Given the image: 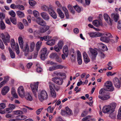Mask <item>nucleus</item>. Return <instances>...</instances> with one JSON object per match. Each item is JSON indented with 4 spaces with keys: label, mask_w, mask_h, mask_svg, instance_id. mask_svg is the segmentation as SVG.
I'll return each mask as SVG.
<instances>
[{
    "label": "nucleus",
    "mask_w": 121,
    "mask_h": 121,
    "mask_svg": "<svg viewBox=\"0 0 121 121\" xmlns=\"http://www.w3.org/2000/svg\"><path fill=\"white\" fill-rule=\"evenodd\" d=\"M42 9L43 11H48L49 12V9H52V8H49L48 7L45 5H44L42 6Z\"/></svg>",
    "instance_id": "obj_41"
},
{
    "label": "nucleus",
    "mask_w": 121,
    "mask_h": 121,
    "mask_svg": "<svg viewBox=\"0 0 121 121\" xmlns=\"http://www.w3.org/2000/svg\"><path fill=\"white\" fill-rule=\"evenodd\" d=\"M78 62V64L81 65L82 63V60L81 57H79V58H77Z\"/></svg>",
    "instance_id": "obj_64"
},
{
    "label": "nucleus",
    "mask_w": 121,
    "mask_h": 121,
    "mask_svg": "<svg viewBox=\"0 0 121 121\" xmlns=\"http://www.w3.org/2000/svg\"><path fill=\"white\" fill-rule=\"evenodd\" d=\"M10 20L12 22L13 24L14 25H16L17 24L16 21V19L14 17H11L10 18Z\"/></svg>",
    "instance_id": "obj_47"
},
{
    "label": "nucleus",
    "mask_w": 121,
    "mask_h": 121,
    "mask_svg": "<svg viewBox=\"0 0 121 121\" xmlns=\"http://www.w3.org/2000/svg\"><path fill=\"white\" fill-rule=\"evenodd\" d=\"M60 65H53L52 66L49 67L48 70L50 71L60 69Z\"/></svg>",
    "instance_id": "obj_16"
},
{
    "label": "nucleus",
    "mask_w": 121,
    "mask_h": 121,
    "mask_svg": "<svg viewBox=\"0 0 121 121\" xmlns=\"http://www.w3.org/2000/svg\"><path fill=\"white\" fill-rule=\"evenodd\" d=\"M14 49H15L16 50V52L17 54H18L19 53L20 51L19 46L18 44L17 45V47H16L15 48H14Z\"/></svg>",
    "instance_id": "obj_56"
},
{
    "label": "nucleus",
    "mask_w": 121,
    "mask_h": 121,
    "mask_svg": "<svg viewBox=\"0 0 121 121\" xmlns=\"http://www.w3.org/2000/svg\"><path fill=\"white\" fill-rule=\"evenodd\" d=\"M20 121L23 120L27 118V117L24 115H18V116Z\"/></svg>",
    "instance_id": "obj_43"
},
{
    "label": "nucleus",
    "mask_w": 121,
    "mask_h": 121,
    "mask_svg": "<svg viewBox=\"0 0 121 121\" xmlns=\"http://www.w3.org/2000/svg\"><path fill=\"white\" fill-rule=\"evenodd\" d=\"M89 51L87 52V53L91 57L93 60H96V57L98 54L97 51L95 49L91 48H89Z\"/></svg>",
    "instance_id": "obj_2"
},
{
    "label": "nucleus",
    "mask_w": 121,
    "mask_h": 121,
    "mask_svg": "<svg viewBox=\"0 0 121 121\" xmlns=\"http://www.w3.org/2000/svg\"><path fill=\"white\" fill-rule=\"evenodd\" d=\"M7 82V81L5 80H4L0 83V87H1L4 85Z\"/></svg>",
    "instance_id": "obj_60"
},
{
    "label": "nucleus",
    "mask_w": 121,
    "mask_h": 121,
    "mask_svg": "<svg viewBox=\"0 0 121 121\" xmlns=\"http://www.w3.org/2000/svg\"><path fill=\"white\" fill-rule=\"evenodd\" d=\"M42 42L41 41L38 42L36 44V48L37 52H38L40 48Z\"/></svg>",
    "instance_id": "obj_37"
},
{
    "label": "nucleus",
    "mask_w": 121,
    "mask_h": 121,
    "mask_svg": "<svg viewBox=\"0 0 121 121\" xmlns=\"http://www.w3.org/2000/svg\"><path fill=\"white\" fill-rule=\"evenodd\" d=\"M4 44L7 45V43H9L10 41V36L7 33H5L4 34L2 33L0 36Z\"/></svg>",
    "instance_id": "obj_4"
},
{
    "label": "nucleus",
    "mask_w": 121,
    "mask_h": 121,
    "mask_svg": "<svg viewBox=\"0 0 121 121\" xmlns=\"http://www.w3.org/2000/svg\"><path fill=\"white\" fill-rule=\"evenodd\" d=\"M25 98L27 100L31 101L33 99L32 98L30 94L28 93H26L25 96Z\"/></svg>",
    "instance_id": "obj_26"
},
{
    "label": "nucleus",
    "mask_w": 121,
    "mask_h": 121,
    "mask_svg": "<svg viewBox=\"0 0 121 121\" xmlns=\"http://www.w3.org/2000/svg\"><path fill=\"white\" fill-rule=\"evenodd\" d=\"M66 78V74L64 73H61V79L62 80H61V85L62 84V83L63 82V79H65Z\"/></svg>",
    "instance_id": "obj_38"
},
{
    "label": "nucleus",
    "mask_w": 121,
    "mask_h": 121,
    "mask_svg": "<svg viewBox=\"0 0 121 121\" xmlns=\"http://www.w3.org/2000/svg\"><path fill=\"white\" fill-rule=\"evenodd\" d=\"M18 40L20 48L22 49L23 51L24 52L25 55L26 56L29 51L28 45L26 44L23 48V42L22 38L21 37H19L18 38Z\"/></svg>",
    "instance_id": "obj_1"
},
{
    "label": "nucleus",
    "mask_w": 121,
    "mask_h": 121,
    "mask_svg": "<svg viewBox=\"0 0 121 121\" xmlns=\"http://www.w3.org/2000/svg\"><path fill=\"white\" fill-rule=\"evenodd\" d=\"M35 43L34 42L31 43L30 45V51L31 52H32L35 46Z\"/></svg>",
    "instance_id": "obj_36"
},
{
    "label": "nucleus",
    "mask_w": 121,
    "mask_h": 121,
    "mask_svg": "<svg viewBox=\"0 0 121 121\" xmlns=\"http://www.w3.org/2000/svg\"><path fill=\"white\" fill-rule=\"evenodd\" d=\"M9 121H20L18 116H16L15 119H11L9 120Z\"/></svg>",
    "instance_id": "obj_53"
},
{
    "label": "nucleus",
    "mask_w": 121,
    "mask_h": 121,
    "mask_svg": "<svg viewBox=\"0 0 121 121\" xmlns=\"http://www.w3.org/2000/svg\"><path fill=\"white\" fill-rule=\"evenodd\" d=\"M68 8L69 9L71 13L74 14V13L75 11L73 9V8L69 4L68 5Z\"/></svg>",
    "instance_id": "obj_39"
},
{
    "label": "nucleus",
    "mask_w": 121,
    "mask_h": 121,
    "mask_svg": "<svg viewBox=\"0 0 121 121\" xmlns=\"http://www.w3.org/2000/svg\"><path fill=\"white\" fill-rule=\"evenodd\" d=\"M33 12L34 16L35 17H36L39 16V13L36 10H34Z\"/></svg>",
    "instance_id": "obj_54"
},
{
    "label": "nucleus",
    "mask_w": 121,
    "mask_h": 121,
    "mask_svg": "<svg viewBox=\"0 0 121 121\" xmlns=\"http://www.w3.org/2000/svg\"><path fill=\"white\" fill-rule=\"evenodd\" d=\"M91 116H88L82 119V121H95V119L91 118Z\"/></svg>",
    "instance_id": "obj_22"
},
{
    "label": "nucleus",
    "mask_w": 121,
    "mask_h": 121,
    "mask_svg": "<svg viewBox=\"0 0 121 121\" xmlns=\"http://www.w3.org/2000/svg\"><path fill=\"white\" fill-rule=\"evenodd\" d=\"M62 9L64 12L66 17L67 19L69 18V15L68 11L66 8L65 7H63L62 8Z\"/></svg>",
    "instance_id": "obj_33"
},
{
    "label": "nucleus",
    "mask_w": 121,
    "mask_h": 121,
    "mask_svg": "<svg viewBox=\"0 0 121 121\" xmlns=\"http://www.w3.org/2000/svg\"><path fill=\"white\" fill-rule=\"evenodd\" d=\"M4 44L1 40L0 39V48L2 49H3L4 48Z\"/></svg>",
    "instance_id": "obj_55"
},
{
    "label": "nucleus",
    "mask_w": 121,
    "mask_h": 121,
    "mask_svg": "<svg viewBox=\"0 0 121 121\" xmlns=\"http://www.w3.org/2000/svg\"><path fill=\"white\" fill-rule=\"evenodd\" d=\"M113 84L117 88H119L121 86V82L117 78H114L113 79Z\"/></svg>",
    "instance_id": "obj_10"
},
{
    "label": "nucleus",
    "mask_w": 121,
    "mask_h": 121,
    "mask_svg": "<svg viewBox=\"0 0 121 121\" xmlns=\"http://www.w3.org/2000/svg\"><path fill=\"white\" fill-rule=\"evenodd\" d=\"M84 62L86 64H87L90 61V60L88 56L84 58Z\"/></svg>",
    "instance_id": "obj_58"
},
{
    "label": "nucleus",
    "mask_w": 121,
    "mask_h": 121,
    "mask_svg": "<svg viewBox=\"0 0 121 121\" xmlns=\"http://www.w3.org/2000/svg\"><path fill=\"white\" fill-rule=\"evenodd\" d=\"M39 82H34L33 84L30 85V86L34 94L36 97H37L36 92H37L38 90V85Z\"/></svg>",
    "instance_id": "obj_5"
},
{
    "label": "nucleus",
    "mask_w": 121,
    "mask_h": 121,
    "mask_svg": "<svg viewBox=\"0 0 121 121\" xmlns=\"http://www.w3.org/2000/svg\"><path fill=\"white\" fill-rule=\"evenodd\" d=\"M55 40L54 39H51L48 41L46 43L47 45L49 46H52L55 43Z\"/></svg>",
    "instance_id": "obj_34"
},
{
    "label": "nucleus",
    "mask_w": 121,
    "mask_h": 121,
    "mask_svg": "<svg viewBox=\"0 0 121 121\" xmlns=\"http://www.w3.org/2000/svg\"><path fill=\"white\" fill-rule=\"evenodd\" d=\"M17 13L20 17H23L25 16L24 14V13L20 11H17Z\"/></svg>",
    "instance_id": "obj_35"
},
{
    "label": "nucleus",
    "mask_w": 121,
    "mask_h": 121,
    "mask_svg": "<svg viewBox=\"0 0 121 121\" xmlns=\"http://www.w3.org/2000/svg\"><path fill=\"white\" fill-rule=\"evenodd\" d=\"M117 28L119 29H121V21H118V22Z\"/></svg>",
    "instance_id": "obj_63"
},
{
    "label": "nucleus",
    "mask_w": 121,
    "mask_h": 121,
    "mask_svg": "<svg viewBox=\"0 0 121 121\" xmlns=\"http://www.w3.org/2000/svg\"><path fill=\"white\" fill-rule=\"evenodd\" d=\"M111 18L113 19L115 22H117L119 19V16L117 13H112L111 14Z\"/></svg>",
    "instance_id": "obj_15"
},
{
    "label": "nucleus",
    "mask_w": 121,
    "mask_h": 121,
    "mask_svg": "<svg viewBox=\"0 0 121 121\" xmlns=\"http://www.w3.org/2000/svg\"><path fill=\"white\" fill-rule=\"evenodd\" d=\"M6 26L5 24L2 19H1L0 22V28L1 30H4Z\"/></svg>",
    "instance_id": "obj_32"
},
{
    "label": "nucleus",
    "mask_w": 121,
    "mask_h": 121,
    "mask_svg": "<svg viewBox=\"0 0 121 121\" xmlns=\"http://www.w3.org/2000/svg\"><path fill=\"white\" fill-rule=\"evenodd\" d=\"M66 112L67 114L71 115L73 114V113L72 110H71L68 107H67L65 108Z\"/></svg>",
    "instance_id": "obj_29"
},
{
    "label": "nucleus",
    "mask_w": 121,
    "mask_h": 121,
    "mask_svg": "<svg viewBox=\"0 0 121 121\" xmlns=\"http://www.w3.org/2000/svg\"><path fill=\"white\" fill-rule=\"evenodd\" d=\"M11 47L13 49H14V48H15L17 46V45L18 44L17 43L16 44L14 39H12L11 40Z\"/></svg>",
    "instance_id": "obj_25"
},
{
    "label": "nucleus",
    "mask_w": 121,
    "mask_h": 121,
    "mask_svg": "<svg viewBox=\"0 0 121 121\" xmlns=\"http://www.w3.org/2000/svg\"><path fill=\"white\" fill-rule=\"evenodd\" d=\"M109 114V117L111 118L114 119L115 118L116 114L115 113H113V112H110Z\"/></svg>",
    "instance_id": "obj_40"
},
{
    "label": "nucleus",
    "mask_w": 121,
    "mask_h": 121,
    "mask_svg": "<svg viewBox=\"0 0 121 121\" xmlns=\"http://www.w3.org/2000/svg\"><path fill=\"white\" fill-rule=\"evenodd\" d=\"M100 40L103 42L108 43L109 41V39L106 36L101 37L100 38Z\"/></svg>",
    "instance_id": "obj_31"
},
{
    "label": "nucleus",
    "mask_w": 121,
    "mask_h": 121,
    "mask_svg": "<svg viewBox=\"0 0 121 121\" xmlns=\"http://www.w3.org/2000/svg\"><path fill=\"white\" fill-rule=\"evenodd\" d=\"M109 105L110 106V108L112 112H113L116 106V104L115 103H112L110 104Z\"/></svg>",
    "instance_id": "obj_28"
},
{
    "label": "nucleus",
    "mask_w": 121,
    "mask_h": 121,
    "mask_svg": "<svg viewBox=\"0 0 121 121\" xmlns=\"http://www.w3.org/2000/svg\"><path fill=\"white\" fill-rule=\"evenodd\" d=\"M6 107L5 104L4 103H1L0 104V108L1 109H3Z\"/></svg>",
    "instance_id": "obj_59"
},
{
    "label": "nucleus",
    "mask_w": 121,
    "mask_h": 121,
    "mask_svg": "<svg viewBox=\"0 0 121 121\" xmlns=\"http://www.w3.org/2000/svg\"><path fill=\"white\" fill-rule=\"evenodd\" d=\"M60 43L59 42L57 45L55 46L54 48V50L56 52L60 51Z\"/></svg>",
    "instance_id": "obj_30"
},
{
    "label": "nucleus",
    "mask_w": 121,
    "mask_h": 121,
    "mask_svg": "<svg viewBox=\"0 0 121 121\" xmlns=\"http://www.w3.org/2000/svg\"><path fill=\"white\" fill-rule=\"evenodd\" d=\"M49 13L50 15L53 18L56 19L57 18V15L56 13L52 9H49Z\"/></svg>",
    "instance_id": "obj_19"
},
{
    "label": "nucleus",
    "mask_w": 121,
    "mask_h": 121,
    "mask_svg": "<svg viewBox=\"0 0 121 121\" xmlns=\"http://www.w3.org/2000/svg\"><path fill=\"white\" fill-rule=\"evenodd\" d=\"M18 93L19 96L22 98L25 95V91L23 86H20L17 89Z\"/></svg>",
    "instance_id": "obj_9"
},
{
    "label": "nucleus",
    "mask_w": 121,
    "mask_h": 121,
    "mask_svg": "<svg viewBox=\"0 0 121 121\" xmlns=\"http://www.w3.org/2000/svg\"><path fill=\"white\" fill-rule=\"evenodd\" d=\"M41 58L42 60H44L47 58L48 55L47 48H44L42 49L40 52Z\"/></svg>",
    "instance_id": "obj_7"
},
{
    "label": "nucleus",
    "mask_w": 121,
    "mask_h": 121,
    "mask_svg": "<svg viewBox=\"0 0 121 121\" xmlns=\"http://www.w3.org/2000/svg\"><path fill=\"white\" fill-rule=\"evenodd\" d=\"M92 23L94 26L97 27L99 25V21L97 20L93 21Z\"/></svg>",
    "instance_id": "obj_44"
},
{
    "label": "nucleus",
    "mask_w": 121,
    "mask_h": 121,
    "mask_svg": "<svg viewBox=\"0 0 121 121\" xmlns=\"http://www.w3.org/2000/svg\"><path fill=\"white\" fill-rule=\"evenodd\" d=\"M13 113L15 115H18L22 114L23 113V112L21 111L16 110L13 111Z\"/></svg>",
    "instance_id": "obj_45"
},
{
    "label": "nucleus",
    "mask_w": 121,
    "mask_h": 121,
    "mask_svg": "<svg viewBox=\"0 0 121 121\" xmlns=\"http://www.w3.org/2000/svg\"><path fill=\"white\" fill-rule=\"evenodd\" d=\"M29 3L30 4L31 6H33L36 4V2L34 0H31L29 1Z\"/></svg>",
    "instance_id": "obj_52"
},
{
    "label": "nucleus",
    "mask_w": 121,
    "mask_h": 121,
    "mask_svg": "<svg viewBox=\"0 0 121 121\" xmlns=\"http://www.w3.org/2000/svg\"><path fill=\"white\" fill-rule=\"evenodd\" d=\"M63 53L65 55L66 57H67L69 54V50L68 46L67 45H65L63 47Z\"/></svg>",
    "instance_id": "obj_17"
},
{
    "label": "nucleus",
    "mask_w": 121,
    "mask_h": 121,
    "mask_svg": "<svg viewBox=\"0 0 121 121\" xmlns=\"http://www.w3.org/2000/svg\"><path fill=\"white\" fill-rule=\"evenodd\" d=\"M44 26L41 28L40 30V33H44L48 30L50 28V26L45 25Z\"/></svg>",
    "instance_id": "obj_23"
},
{
    "label": "nucleus",
    "mask_w": 121,
    "mask_h": 121,
    "mask_svg": "<svg viewBox=\"0 0 121 121\" xmlns=\"http://www.w3.org/2000/svg\"><path fill=\"white\" fill-rule=\"evenodd\" d=\"M57 55L56 53H53L51 54L49 56L51 58L55 59L56 57L57 56Z\"/></svg>",
    "instance_id": "obj_51"
},
{
    "label": "nucleus",
    "mask_w": 121,
    "mask_h": 121,
    "mask_svg": "<svg viewBox=\"0 0 121 121\" xmlns=\"http://www.w3.org/2000/svg\"><path fill=\"white\" fill-rule=\"evenodd\" d=\"M41 15L44 20H48L49 19V17L48 14L46 13L42 12L41 13Z\"/></svg>",
    "instance_id": "obj_20"
},
{
    "label": "nucleus",
    "mask_w": 121,
    "mask_h": 121,
    "mask_svg": "<svg viewBox=\"0 0 121 121\" xmlns=\"http://www.w3.org/2000/svg\"><path fill=\"white\" fill-rule=\"evenodd\" d=\"M9 107L11 110H13L15 108V106L13 104H9Z\"/></svg>",
    "instance_id": "obj_62"
},
{
    "label": "nucleus",
    "mask_w": 121,
    "mask_h": 121,
    "mask_svg": "<svg viewBox=\"0 0 121 121\" xmlns=\"http://www.w3.org/2000/svg\"><path fill=\"white\" fill-rule=\"evenodd\" d=\"M88 34L91 38L100 37L102 35L101 33L97 32H89L88 33Z\"/></svg>",
    "instance_id": "obj_11"
},
{
    "label": "nucleus",
    "mask_w": 121,
    "mask_h": 121,
    "mask_svg": "<svg viewBox=\"0 0 121 121\" xmlns=\"http://www.w3.org/2000/svg\"><path fill=\"white\" fill-rule=\"evenodd\" d=\"M9 14L12 17H14L16 16V14L15 12L11 10L9 12Z\"/></svg>",
    "instance_id": "obj_50"
},
{
    "label": "nucleus",
    "mask_w": 121,
    "mask_h": 121,
    "mask_svg": "<svg viewBox=\"0 0 121 121\" xmlns=\"http://www.w3.org/2000/svg\"><path fill=\"white\" fill-rule=\"evenodd\" d=\"M9 87L7 86L4 87L1 91V93L3 95H5L9 91Z\"/></svg>",
    "instance_id": "obj_18"
},
{
    "label": "nucleus",
    "mask_w": 121,
    "mask_h": 121,
    "mask_svg": "<svg viewBox=\"0 0 121 121\" xmlns=\"http://www.w3.org/2000/svg\"><path fill=\"white\" fill-rule=\"evenodd\" d=\"M9 52L11 57L12 58H14L15 57V54L14 52L10 48H8Z\"/></svg>",
    "instance_id": "obj_27"
},
{
    "label": "nucleus",
    "mask_w": 121,
    "mask_h": 121,
    "mask_svg": "<svg viewBox=\"0 0 121 121\" xmlns=\"http://www.w3.org/2000/svg\"><path fill=\"white\" fill-rule=\"evenodd\" d=\"M47 64H50V65H56L57 63H54L52 61H48L47 62Z\"/></svg>",
    "instance_id": "obj_61"
},
{
    "label": "nucleus",
    "mask_w": 121,
    "mask_h": 121,
    "mask_svg": "<svg viewBox=\"0 0 121 121\" xmlns=\"http://www.w3.org/2000/svg\"><path fill=\"white\" fill-rule=\"evenodd\" d=\"M86 4H83V5L85 7L86 6V5H89L90 3V0H85Z\"/></svg>",
    "instance_id": "obj_57"
},
{
    "label": "nucleus",
    "mask_w": 121,
    "mask_h": 121,
    "mask_svg": "<svg viewBox=\"0 0 121 121\" xmlns=\"http://www.w3.org/2000/svg\"><path fill=\"white\" fill-rule=\"evenodd\" d=\"M99 98L103 100H106L110 98V96L108 94L104 95L102 96H101L100 95H99L98 96Z\"/></svg>",
    "instance_id": "obj_21"
},
{
    "label": "nucleus",
    "mask_w": 121,
    "mask_h": 121,
    "mask_svg": "<svg viewBox=\"0 0 121 121\" xmlns=\"http://www.w3.org/2000/svg\"><path fill=\"white\" fill-rule=\"evenodd\" d=\"M70 58L72 62H74L76 60L75 55L74 56L73 54H71L70 57Z\"/></svg>",
    "instance_id": "obj_48"
},
{
    "label": "nucleus",
    "mask_w": 121,
    "mask_h": 121,
    "mask_svg": "<svg viewBox=\"0 0 121 121\" xmlns=\"http://www.w3.org/2000/svg\"><path fill=\"white\" fill-rule=\"evenodd\" d=\"M73 7L78 13H80L81 11V8L78 5H76L75 6H73Z\"/></svg>",
    "instance_id": "obj_46"
},
{
    "label": "nucleus",
    "mask_w": 121,
    "mask_h": 121,
    "mask_svg": "<svg viewBox=\"0 0 121 121\" xmlns=\"http://www.w3.org/2000/svg\"><path fill=\"white\" fill-rule=\"evenodd\" d=\"M52 81L60 85V79L59 78H55L52 79Z\"/></svg>",
    "instance_id": "obj_24"
},
{
    "label": "nucleus",
    "mask_w": 121,
    "mask_h": 121,
    "mask_svg": "<svg viewBox=\"0 0 121 121\" xmlns=\"http://www.w3.org/2000/svg\"><path fill=\"white\" fill-rule=\"evenodd\" d=\"M38 98L41 101L47 99L48 95L47 92L45 90H42L38 94Z\"/></svg>",
    "instance_id": "obj_3"
},
{
    "label": "nucleus",
    "mask_w": 121,
    "mask_h": 121,
    "mask_svg": "<svg viewBox=\"0 0 121 121\" xmlns=\"http://www.w3.org/2000/svg\"><path fill=\"white\" fill-rule=\"evenodd\" d=\"M104 17L106 21L111 26L112 24V21L108 14L107 13L104 14Z\"/></svg>",
    "instance_id": "obj_13"
},
{
    "label": "nucleus",
    "mask_w": 121,
    "mask_h": 121,
    "mask_svg": "<svg viewBox=\"0 0 121 121\" xmlns=\"http://www.w3.org/2000/svg\"><path fill=\"white\" fill-rule=\"evenodd\" d=\"M36 21L38 24L41 26H45L46 24L45 21L40 17L37 18Z\"/></svg>",
    "instance_id": "obj_14"
},
{
    "label": "nucleus",
    "mask_w": 121,
    "mask_h": 121,
    "mask_svg": "<svg viewBox=\"0 0 121 121\" xmlns=\"http://www.w3.org/2000/svg\"><path fill=\"white\" fill-rule=\"evenodd\" d=\"M49 88L51 94L52 96L54 98L56 97V94L54 89L53 88V87H55V84L51 82H49Z\"/></svg>",
    "instance_id": "obj_8"
},
{
    "label": "nucleus",
    "mask_w": 121,
    "mask_h": 121,
    "mask_svg": "<svg viewBox=\"0 0 121 121\" xmlns=\"http://www.w3.org/2000/svg\"><path fill=\"white\" fill-rule=\"evenodd\" d=\"M17 8L21 10H23L24 9V6L22 5H17Z\"/></svg>",
    "instance_id": "obj_49"
},
{
    "label": "nucleus",
    "mask_w": 121,
    "mask_h": 121,
    "mask_svg": "<svg viewBox=\"0 0 121 121\" xmlns=\"http://www.w3.org/2000/svg\"><path fill=\"white\" fill-rule=\"evenodd\" d=\"M117 118L120 119H121V106L119 108L117 116Z\"/></svg>",
    "instance_id": "obj_42"
},
{
    "label": "nucleus",
    "mask_w": 121,
    "mask_h": 121,
    "mask_svg": "<svg viewBox=\"0 0 121 121\" xmlns=\"http://www.w3.org/2000/svg\"><path fill=\"white\" fill-rule=\"evenodd\" d=\"M102 111L104 113L108 114H109L110 112H112L110 108V106L109 105L105 106L103 108Z\"/></svg>",
    "instance_id": "obj_12"
},
{
    "label": "nucleus",
    "mask_w": 121,
    "mask_h": 121,
    "mask_svg": "<svg viewBox=\"0 0 121 121\" xmlns=\"http://www.w3.org/2000/svg\"><path fill=\"white\" fill-rule=\"evenodd\" d=\"M104 86L106 91H112L114 90V87L113 86L112 83L111 81H107L104 83Z\"/></svg>",
    "instance_id": "obj_6"
}]
</instances>
